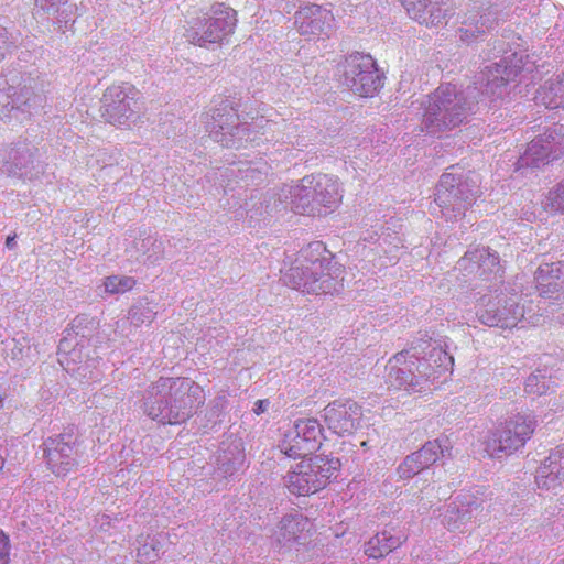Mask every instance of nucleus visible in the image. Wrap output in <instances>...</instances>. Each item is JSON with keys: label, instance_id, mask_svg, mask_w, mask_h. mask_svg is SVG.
<instances>
[{"label": "nucleus", "instance_id": "4", "mask_svg": "<svg viewBox=\"0 0 564 564\" xmlns=\"http://www.w3.org/2000/svg\"><path fill=\"white\" fill-rule=\"evenodd\" d=\"M479 193L478 177L474 173H444L436 186L435 204L446 221L462 218Z\"/></svg>", "mask_w": 564, "mask_h": 564}, {"label": "nucleus", "instance_id": "18", "mask_svg": "<svg viewBox=\"0 0 564 564\" xmlns=\"http://www.w3.org/2000/svg\"><path fill=\"white\" fill-rule=\"evenodd\" d=\"M535 482L542 490L557 494L564 484V444L552 449L536 469Z\"/></svg>", "mask_w": 564, "mask_h": 564}, {"label": "nucleus", "instance_id": "51", "mask_svg": "<svg viewBox=\"0 0 564 564\" xmlns=\"http://www.w3.org/2000/svg\"><path fill=\"white\" fill-rule=\"evenodd\" d=\"M2 465H3V459H2V457L0 456V469L2 468Z\"/></svg>", "mask_w": 564, "mask_h": 564}, {"label": "nucleus", "instance_id": "23", "mask_svg": "<svg viewBox=\"0 0 564 564\" xmlns=\"http://www.w3.org/2000/svg\"><path fill=\"white\" fill-rule=\"evenodd\" d=\"M411 19L420 24L437 26L447 15V0H401Z\"/></svg>", "mask_w": 564, "mask_h": 564}, {"label": "nucleus", "instance_id": "34", "mask_svg": "<svg viewBox=\"0 0 564 564\" xmlns=\"http://www.w3.org/2000/svg\"><path fill=\"white\" fill-rule=\"evenodd\" d=\"M466 256L469 259H477L480 261L478 263V270L480 271V274L494 273L496 275L501 270L498 253H491L489 249H474L473 251H467Z\"/></svg>", "mask_w": 564, "mask_h": 564}, {"label": "nucleus", "instance_id": "12", "mask_svg": "<svg viewBox=\"0 0 564 564\" xmlns=\"http://www.w3.org/2000/svg\"><path fill=\"white\" fill-rule=\"evenodd\" d=\"M139 91L130 84L109 86L100 100L101 117L110 124H129L134 122L140 111Z\"/></svg>", "mask_w": 564, "mask_h": 564}, {"label": "nucleus", "instance_id": "20", "mask_svg": "<svg viewBox=\"0 0 564 564\" xmlns=\"http://www.w3.org/2000/svg\"><path fill=\"white\" fill-rule=\"evenodd\" d=\"M294 23L302 35L327 33L334 24V15L317 4H310L301 8L294 15Z\"/></svg>", "mask_w": 564, "mask_h": 564}, {"label": "nucleus", "instance_id": "13", "mask_svg": "<svg viewBox=\"0 0 564 564\" xmlns=\"http://www.w3.org/2000/svg\"><path fill=\"white\" fill-rule=\"evenodd\" d=\"M322 444V426L316 419L297 420L288 429L279 448L285 456L296 459L315 452Z\"/></svg>", "mask_w": 564, "mask_h": 564}, {"label": "nucleus", "instance_id": "39", "mask_svg": "<svg viewBox=\"0 0 564 564\" xmlns=\"http://www.w3.org/2000/svg\"><path fill=\"white\" fill-rule=\"evenodd\" d=\"M524 390L530 394H545L550 390V380L540 371L538 373H532L525 380Z\"/></svg>", "mask_w": 564, "mask_h": 564}, {"label": "nucleus", "instance_id": "36", "mask_svg": "<svg viewBox=\"0 0 564 564\" xmlns=\"http://www.w3.org/2000/svg\"><path fill=\"white\" fill-rule=\"evenodd\" d=\"M541 137L550 145L554 158L564 152V124H553Z\"/></svg>", "mask_w": 564, "mask_h": 564}, {"label": "nucleus", "instance_id": "8", "mask_svg": "<svg viewBox=\"0 0 564 564\" xmlns=\"http://www.w3.org/2000/svg\"><path fill=\"white\" fill-rule=\"evenodd\" d=\"M210 138L225 148L241 149L249 143H259L257 132L241 123L238 109L232 100L226 99L214 110L208 123Z\"/></svg>", "mask_w": 564, "mask_h": 564}, {"label": "nucleus", "instance_id": "27", "mask_svg": "<svg viewBox=\"0 0 564 564\" xmlns=\"http://www.w3.org/2000/svg\"><path fill=\"white\" fill-rule=\"evenodd\" d=\"M311 523L302 513H291L284 516L275 532L276 541L282 546H291L305 540V532L310 530Z\"/></svg>", "mask_w": 564, "mask_h": 564}, {"label": "nucleus", "instance_id": "46", "mask_svg": "<svg viewBox=\"0 0 564 564\" xmlns=\"http://www.w3.org/2000/svg\"><path fill=\"white\" fill-rule=\"evenodd\" d=\"M270 402L268 400H258L254 404L253 411L256 414L265 412L269 408Z\"/></svg>", "mask_w": 564, "mask_h": 564}, {"label": "nucleus", "instance_id": "45", "mask_svg": "<svg viewBox=\"0 0 564 564\" xmlns=\"http://www.w3.org/2000/svg\"><path fill=\"white\" fill-rule=\"evenodd\" d=\"M9 48V35L4 26L0 24V62L4 58Z\"/></svg>", "mask_w": 564, "mask_h": 564}, {"label": "nucleus", "instance_id": "52", "mask_svg": "<svg viewBox=\"0 0 564 564\" xmlns=\"http://www.w3.org/2000/svg\"><path fill=\"white\" fill-rule=\"evenodd\" d=\"M307 247H308V248L314 247V242H310V243L307 245Z\"/></svg>", "mask_w": 564, "mask_h": 564}, {"label": "nucleus", "instance_id": "28", "mask_svg": "<svg viewBox=\"0 0 564 564\" xmlns=\"http://www.w3.org/2000/svg\"><path fill=\"white\" fill-rule=\"evenodd\" d=\"M3 344L4 356L9 365L22 367L35 361L37 350L26 336L19 335L6 340Z\"/></svg>", "mask_w": 564, "mask_h": 564}, {"label": "nucleus", "instance_id": "40", "mask_svg": "<svg viewBox=\"0 0 564 564\" xmlns=\"http://www.w3.org/2000/svg\"><path fill=\"white\" fill-rule=\"evenodd\" d=\"M544 207L555 213L564 212V180L549 193Z\"/></svg>", "mask_w": 564, "mask_h": 564}, {"label": "nucleus", "instance_id": "43", "mask_svg": "<svg viewBox=\"0 0 564 564\" xmlns=\"http://www.w3.org/2000/svg\"><path fill=\"white\" fill-rule=\"evenodd\" d=\"M488 46H490V50L485 55L487 59L497 58L500 54L507 53V44L501 39H495L488 44Z\"/></svg>", "mask_w": 564, "mask_h": 564}, {"label": "nucleus", "instance_id": "10", "mask_svg": "<svg viewBox=\"0 0 564 564\" xmlns=\"http://www.w3.org/2000/svg\"><path fill=\"white\" fill-rule=\"evenodd\" d=\"M531 414L518 413L490 433L486 441V452L490 457L501 458L522 448L535 430Z\"/></svg>", "mask_w": 564, "mask_h": 564}, {"label": "nucleus", "instance_id": "25", "mask_svg": "<svg viewBox=\"0 0 564 564\" xmlns=\"http://www.w3.org/2000/svg\"><path fill=\"white\" fill-rule=\"evenodd\" d=\"M245 456L239 445L229 446L219 453L215 459L216 467H204V475H212L213 480L216 481L215 488L219 489L225 480L234 476L235 473L242 466Z\"/></svg>", "mask_w": 564, "mask_h": 564}, {"label": "nucleus", "instance_id": "50", "mask_svg": "<svg viewBox=\"0 0 564 564\" xmlns=\"http://www.w3.org/2000/svg\"><path fill=\"white\" fill-rule=\"evenodd\" d=\"M442 243H443V242H437V241H436V242H434V243H433V247H438V246H441Z\"/></svg>", "mask_w": 564, "mask_h": 564}, {"label": "nucleus", "instance_id": "19", "mask_svg": "<svg viewBox=\"0 0 564 564\" xmlns=\"http://www.w3.org/2000/svg\"><path fill=\"white\" fill-rule=\"evenodd\" d=\"M448 447L440 440L426 442L419 451L408 455L398 467L399 476L409 479L420 471L436 463L440 456H444Z\"/></svg>", "mask_w": 564, "mask_h": 564}, {"label": "nucleus", "instance_id": "41", "mask_svg": "<svg viewBox=\"0 0 564 564\" xmlns=\"http://www.w3.org/2000/svg\"><path fill=\"white\" fill-rule=\"evenodd\" d=\"M370 238H373V237L371 236ZM362 240L365 242H370V243H379V245L387 243L388 246H392V247H398L399 243L403 242L401 236L394 231H391L390 228H388V232H383L376 240L368 239V237L362 238Z\"/></svg>", "mask_w": 564, "mask_h": 564}, {"label": "nucleus", "instance_id": "16", "mask_svg": "<svg viewBox=\"0 0 564 564\" xmlns=\"http://www.w3.org/2000/svg\"><path fill=\"white\" fill-rule=\"evenodd\" d=\"M323 417L333 433L350 435L358 429L362 411L356 401L338 399L325 406Z\"/></svg>", "mask_w": 564, "mask_h": 564}, {"label": "nucleus", "instance_id": "15", "mask_svg": "<svg viewBox=\"0 0 564 564\" xmlns=\"http://www.w3.org/2000/svg\"><path fill=\"white\" fill-rule=\"evenodd\" d=\"M524 311L516 296L488 300L477 311L479 321L490 327L512 328L523 317Z\"/></svg>", "mask_w": 564, "mask_h": 564}, {"label": "nucleus", "instance_id": "38", "mask_svg": "<svg viewBox=\"0 0 564 564\" xmlns=\"http://www.w3.org/2000/svg\"><path fill=\"white\" fill-rule=\"evenodd\" d=\"M35 14L64 15L67 11V0H35Z\"/></svg>", "mask_w": 564, "mask_h": 564}, {"label": "nucleus", "instance_id": "2", "mask_svg": "<svg viewBox=\"0 0 564 564\" xmlns=\"http://www.w3.org/2000/svg\"><path fill=\"white\" fill-rule=\"evenodd\" d=\"M281 273L285 285L304 294L335 295L344 290L345 267L328 249H289Z\"/></svg>", "mask_w": 564, "mask_h": 564}, {"label": "nucleus", "instance_id": "22", "mask_svg": "<svg viewBox=\"0 0 564 564\" xmlns=\"http://www.w3.org/2000/svg\"><path fill=\"white\" fill-rule=\"evenodd\" d=\"M36 151L37 149L26 141L13 143L2 160V173L17 177L31 174Z\"/></svg>", "mask_w": 564, "mask_h": 564}, {"label": "nucleus", "instance_id": "11", "mask_svg": "<svg viewBox=\"0 0 564 564\" xmlns=\"http://www.w3.org/2000/svg\"><path fill=\"white\" fill-rule=\"evenodd\" d=\"M343 85L361 97H371L383 86V75L369 54L355 52L340 64Z\"/></svg>", "mask_w": 564, "mask_h": 564}, {"label": "nucleus", "instance_id": "53", "mask_svg": "<svg viewBox=\"0 0 564 564\" xmlns=\"http://www.w3.org/2000/svg\"><path fill=\"white\" fill-rule=\"evenodd\" d=\"M487 52H484V54H480V57L487 58L486 55Z\"/></svg>", "mask_w": 564, "mask_h": 564}, {"label": "nucleus", "instance_id": "21", "mask_svg": "<svg viewBox=\"0 0 564 564\" xmlns=\"http://www.w3.org/2000/svg\"><path fill=\"white\" fill-rule=\"evenodd\" d=\"M497 21V13L490 8L469 10L463 17L457 36L460 42L470 44L490 31Z\"/></svg>", "mask_w": 564, "mask_h": 564}, {"label": "nucleus", "instance_id": "17", "mask_svg": "<svg viewBox=\"0 0 564 564\" xmlns=\"http://www.w3.org/2000/svg\"><path fill=\"white\" fill-rule=\"evenodd\" d=\"M480 507L470 496L457 497L444 507L438 517L447 530L464 532L478 518Z\"/></svg>", "mask_w": 564, "mask_h": 564}, {"label": "nucleus", "instance_id": "5", "mask_svg": "<svg viewBox=\"0 0 564 564\" xmlns=\"http://www.w3.org/2000/svg\"><path fill=\"white\" fill-rule=\"evenodd\" d=\"M44 101L39 82L30 74L10 70L0 76V111H20L29 118L43 107Z\"/></svg>", "mask_w": 564, "mask_h": 564}, {"label": "nucleus", "instance_id": "49", "mask_svg": "<svg viewBox=\"0 0 564 564\" xmlns=\"http://www.w3.org/2000/svg\"><path fill=\"white\" fill-rule=\"evenodd\" d=\"M15 236H8L6 239V247H11L12 242L14 241Z\"/></svg>", "mask_w": 564, "mask_h": 564}, {"label": "nucleus", "instance_id": "24", "mask_svg": "<svg viewBox=\"0 0 564 564\" xmlns=\"http://www.w3.org/2000/svg\"><path fill=\"white\" fill-rule=\"evenodd\" d=\"M305 183L312 185L311 189L315 195L317 207L321 208V216L326 215L341 199L339 183L336 177L327 174L306 175Z\"/></svg>", "mask_w": 564, "mask_h": 564}, {"label": "nucleus", "instance_id": "37", "mask_svg": "<svg viewBox=\"0 0 564 564\" xmlns=\"http://www.w3.org/2000/svg\"><path fill=\"white\" fill-rule=\"evenodd\" d=\"M105 290L110 294H119L130 291L135 285V280L131 276L111 275L106 278Z\"/></svg>", "mask_w": 564, "mask_h": 564}, {"label": "nucleus", "instance_id": "31", "mask_svg": "<svg viewBox=\"0 0 564 564\" xmlns=\"http://www.w3.org/2000/svg\"><path fill=\"white\" fill-rule=\"evenodd\" d=\"M138 542L137 558L142 564L155 562L165 553L170 544L169 534L164 532L141 538Z\"/></svg>", "mask_w": 564, "mask_h": 564}, {"label": "nucleus", "instance_id": "32", "mask_svg": "<svg viewBox=\"0 0 564 564\" xmlns=\"http://www.w3.org/2000/svg\"><path fill=\"white\" fill-rule=\"evenodd\" d=\"M562 77L551 78L538 90L536 99L550 109H564V87Z\"/></svg>", "mask_w": 564, "mask_h": 564}, {"label": "nucleus", "instance_id": "29", "mask_svg": "<svg viewBox=\"0 0 564 564\" xmlns=\"http://www.w3.org/2000/svg\"><path fill=\"white\" fill-rule=\"evenodd\" d=\"M305 181L306 176L299 184L290 187L291 209L301 215L321 216V208L317 207L315 195L313 189H311L312 185L305 183Z\"/></svg>", "mask_w": 564, "mask_h": 564}, {"label": "nucleus", "instance_id": "47", "mask_svg": "<svg viewBox=\"0 0 564 564\" xmlns=\"http://www.w3.org/2000/svg\"><path fill=\"white\" fill-rule=\"evenodd\" d=\"M227 400L224 395L216 398L213 401V409L217 412H221L224 408L226 406Z\"/></svg>", "mask_w": 564, "mask_h": 564}, {"label": "nucleus", "instance_id": "44", "mask_svg": "<svg viewBox=\"0 0 564 564\" xmlns=\"http://www.w3.org/2000/svg\"><path fill=\"white\" fill-rule=\"evenodd\" d=\"M10 545L8 536L0 531V564L9 563Z\"/></svg>", "mask_w": 564, "mask_h": 564}, {"label": "nucleus", "instance_id": "3", "mask_svg": "<svg viewBox=\"0 0 564 564\" xmlns=\"http://www.w3.org/2000/svg\"><path fill=\"white\" fill-rule=\"evenodd\" d=\"M205 401L199 384L189 378L161 377L142 395V412L163 424H180L188 420Z\"/></svg>", "mask_w": 564, "mask_h": 564}, {"label": "nucleus", "instance_id": "48", "mask_svg": "<svg viewBox=\"0 0 564 564\" xmlns=\"http://www.w3.org/2000/svg\"><path fill=\"white\" fill-rule=\"evenodd\" d=\"M154 243H155V240L152 241V238L149 236L147 239L142 240L141 246L147 247V246H153Z\"/></svg>", "mask_w": 564, "mask_h": 564}, {"label": "nucleus", "instance_id": "33", "mask_svg": "<svg viewBox=\"0 0 564 564\" xmlns=\"http://www.w3.org/2000/svg\"><path fill=\"white\" fill-rule=\"evenodd\" d=\"M419 362L427 364V372L431 375V382L443 372L452 368L454 358L441 346H433L426 357L419 358Z\"/></svg>", "mask_w": 564, "mask_h": 564}, {"label": "nucleus", "instance_id": "42", "mask_svg": "<svg viewBox=\"0 0 564 564\" xmlns=\"http://www.w3.org/2000/svg\"><path fill=\"white\" fill-rule=\"evenodd\" d=\"M69 346V343L66 338L62 339L58 345V361L62 366L69 367V360L75 361V357L77 356L76 349H73L72 351H68L67 348Z\"/></svg>", "mask_w": 564, "mask_h": 564}, {"label": "nucleus", "instance_id": "1", "mask_svg": "<svg viewBox=\"0 0 564 564\" xmlns=\"http://www.w3.org/2000/svg\"><path fill=\"white\" fill-rule=\"evenodd\" d=\"M521 69V57L512 53L499 62L486 64L474 85L464 89L449 83L442 84L421 102L422 131L437 134L467 123L482 100L480 97L490 101L503 98L508 84L517 78Z\"/></svg>", "mask_w": 564, "mask_h": 564}, {"label": "nucleus", "instance_id": "30", "mask_svg": "<svg viewBox=\"0 0 564 564\" xmlns=\"http://www.w3.org/2000/svg\"><path fill=\"white\" fill-rule=\"evenodd\" d=\"M554 153L550 145L543 140L541 135L533 139L527 147V150L516 163L517 170L525 167L536 169L542 164H546L552 160H555Z\"/></svg>", "mask_w": 564, "mask_h": 564}, {"label": "nucleus", "instance_id": "26", "mask_svg": "<svg viewBox=\"0 0 564 564\" xmlns=\"http://www.w3.org/2000/svg\"><path fill=\"white\" fill-rule=\"evenodd\" d=\"M405 541L404 532L395 528H386L364 544V554L369 558H382L400 547Z\"/></svg>", "mask_w": 564, "mask_h": 564}, {"label": "nucleus", "instance_id": "6", "mask_svg": "<svg viewBox=\"0 0 564 564\" xmlns=\"http://www.w3.org/2000/svg\"><path fill=\"white\" fill-rule=\"evenodd\" d=\"M236 24V11L225 3H215L202 17L188 21L184 36L191 44L207 47L223 43L234 33Z\"/></svg>", "mask_w": 564, "mask_h": 564}, {"label": "nucleus", "instance_id": "14", "mask_svg": "<svg viewBox=\"0 0 564 564\" xmlns=\"http://www.w3.org/2000/svg\"><path fill=\"white\" fill-rule=\"evenodd\" d=\"M77 436L73 429L51 436L44 442V456L50 469L57 476L66 475L77 464Z\"/></svg>", "mask_w": 564, "mask_h": 564}, {"label": "nucleus", "instance_id": "9", "mask_svg": "<svg viewBox=\"0 0 564 564\" xmlns=\"http://www.w3.org/2000/svg\"><path fill=\"white\" fill-rule=\"evenodd\" d=\"M386 383L389 389L404 390L408 393H423L431 390V375L427 364L419 362V357L402 350L392 356L386 365Z\"/></svg>", "mask_w": 564, "mask_h": 564}, {"label": "nucleus", "instance_id": "54", "mask_svg": "<svg viewBox=\"0 0 564 564\" xmlns=\"http://www.w3.org/2000/svg\"><path fill=\"white\" fill-rule=\"evenodd\" d=\"M560 564H564V560H563V561H562V563H560Z\"/></svg>", "mask_w": 564, "mask_h": 564}, {"label": "nucleus", "instance_id": "7", "mask_svg": "<svg viewBox=\"0 0 564 564\" xmlns=\"http://www.w3.org/2000/svg\"><path fill=\"white\" fill-rule=\"evenodd\" d=\"M340 463L338 458L315 456L302 460L288 473L284 485L291 494L307 496L325 488L330 478L336 476Z\"/></svg>", "mask_w": 564, "mask_h": 564}, {"label": "nucleus", "instance_id": "35", "mask_svg": "<svg viewBox=\"0 0 564 564\" xmlns=\"http://www.w3.org/2000/svg\"><path fill=\"white\" fill-rule=\"evenodd\" d=\"M156 316L155 305L150 302H138L129 311L128 319L135 327L149 325Z\"/></svg>", "mask_w": 564, "mask_h": 564}]
</instances>
